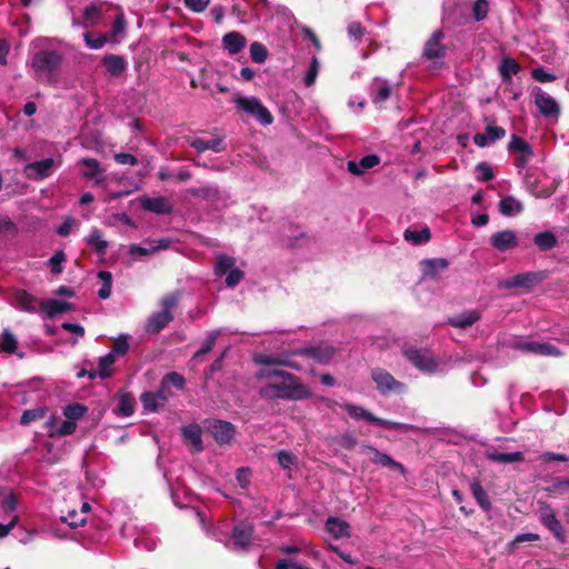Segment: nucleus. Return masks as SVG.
Here are the masks:
<instances>
[{
    "instance_id": "nucleus-48",
    "label": "nucleus",
    "mask_w": 569,
    "mask_h": 569,
    "mask_svg": "<svg viewBox=\"0 0 569 569\" xmlns=\"http://www.w3.org/2000/svg\"><path fill=\"white\" fill-rule=\"evenodd\" d=\"M234 264H236L234 258L229 257L227 254H220L218 257L217 263L214 266V272L218 276L226 274L233 269Z\"/></svg>"
},
{
    "instance_id": "nucleus-28",
    "label": "nucleus",
    "mask_w": 569,
    "mask_h": 569,
    "mask_svg": "<svg viewBox=\"0 0 569 569\" xmlns=\"http://www.w3.org/2000/svg\"><path fill=\"white\" fill-rule=\"evenodd\" d=\"M480 319H481V311L473 309V310H466L459 315L450 317L448 319V323L455 328L466 329L468 327H471L473 323H476Z\"/></svg>"
},
{
    "instance_id": "nucleus-44",
    "label": "nucleus",
    "mask_w": 569,
    "mask_h": 569,
    "mask_svg": "<svg viewBox=\"0 0 569 569\" xmlns=\"http://www.w3.org/2000/svg\"><path fill=\"white\" fill-rule=\"evenodd\" d=\"M17 338L10 330L4 329L0 336V350L12 355L17 351Z\"/></svg>"
},
{
    "instance_id": "nucleus-60",
    "label": "nucleus",
    "mask_w": 569,
    "mask_h": 569,
    "mask_svg": "<svg viewBox=\"0 0 569 569\" xmlns=\"http://www.w3.org/2000/svg\"><path fill=\"white\" fill-rule=\"evenodd\" d=\"M129 350V343L127 336H120L112 346V350L110 352H113V355H126Z\"/></svg>"
},
{
    "instance_id": "nucleus-6",
    "label": "nucleus",
    "mask_w": 569,
    "mask_h": 569,
    "mask_svg": "<svg viewBox=\"0 0 569 569\" xmlns=\"http://www.w3.org/2000/svg\"><path fill=\"white\" fill-rule=\"evenodd\" d=\"M402 356L423 373H433L438 368V361L428 349L403 347Z\"/></svg>"
},
{
    "instance_id": "nucleus-3",
    "label": "nucleus",
    "mask_w": 569,
    "mask_h": 569,
    "mask_svg": "<svg viewBox=\"0 0 569 569\" xmlns=\"http://www.w3.org/2000/svg\"><path fill=\"white\" fill-rule=\"evenodd\" d=\"M62 62L63 54L57 50H40L33 54L31 67L38 80L53 83L57 81Z\"/></svg>"
},
{
    "instance_id": "nucleus-61",
    "label": "nucleus",
    "mask_w": 569,
    "mask_h": 569,
    "mask_svg": "<svg viewBox=\"0 0 569 569\" xmlns=\"http://www.w3.org/2000/svg\"><path fill=\"white\" fill-rule=\"evenodd\" d=\"M244 277V273L239 268H233L231 271L228 272L226 278V284L227 287L233 288L236 287Z\"/></svg>"
},
{
    "instance_id": "nucleus-27",
    "label": "nucleus",
    "mask_w": 569,
    "mask_h": 569,
    "mask_svg": "<svg viewBox=\"0 0 569 569\" xmlns=\"http://www.w3.org/2000/svg\"><path fill=\"white\" fill-rule=\"evenodd\" d=\"M182 437L190 446L192 452H201L203 450L202 431L197 425H190L182 429Z\"/></svg>"
},
{
    "instance_id": "nucleus-58",
    "label": "nucleus",
    "mask_w": 569,
    "mask_h": 569,
    "mask_svg": "<svg viewBox=\"0 0 569 569\" xmlns=\"http://www.w3.org/2000/svg\"><path fill=\"white\" fill-rule=\"evenodd\" d=\"M86 44L91 49H101L108 41L109 37L108 33L100 34L98 38L92 39L91 34L89 32L83 34Z\"/></svg>"
},
{
    "instance_id": "nucleus-21",
    "label": "nucleus",
    "mask_w": 569,
    "mask_h": 569,
    "mask_svg": "<svg viewBox=\"0 0 569 569\" xmlns=\"http://www.w3.org/2000/svg\"><path fill=\"white\" fill-rule=\"evenodd\" d=\"M40 310L46 313L47 318L53 319L61 313L74 310V306L67 301L47 299L40 302Z\"/></svg>"
},
{
    "instance_id": "nucleus-37",
    "label": "nucleus",
    "mask_w": 569,
    "mask_h": 569,
    "mask_svg": "<svg viewBox=\"0 0 569 569\" xmlns=\"http://www.w3.org/2000/svg\"><path fill=\"white\" fill-rule=\"evenodd\" d=\"M521 70L520 64L518 61L511 57H505L501 60V63L499 66V72L502 79V82H511L512 76L519 73Z\"/></svg>"
},
{
    "instance_id": "nucleus-19",
    "label": "nucleus",
    "mask_w": 569,
    "mask_h": 569,
    "mask_svg": "<svg viewBox=\"0 0 569 569\" xmlns=\"http://www.w3.org/2000/svg\"><path fill=\"white\" fill-rule=\"evenodd\" d=\"M140 206L143 210L150 211L157 214H170L173 210L172 204L166 197L159 196L154 198L141 197Z\"/></svg>"
},
{
    "instance_id": "nucleus-59",
    "label": "nucleus",
    "mask_w": 569,
    "mask_h": 569,
    "mask_svg": "<svg viewBox=\"0 0 569 569\" xmlns=\"http://www.w3.org/2000/svg\"><path fill=\"white\" fill-rule=\"evenodd\" d=\"M476 169L480 173V176L478 177L479 181H490L495 177L491 167L487 162H479Z\"/></svg>"
},
{
    "instance_id": "nucleus-57",
    "label": "nucleus",
    "mask_w": 569,
    "mask_h": 569,
    "mask_svg": "<svg viewBox=\"0 0 569 569\" xmlns=\"http://www.w3.org/2000/svg\"><path fill=\"white\" fill-rule=\"evenodd\" d=\"M0 505H1V509L3 510V512H6V513L12 512L18 507V496L13 491H10L8 495H6L2 498Z\"/></svg>"
},
{
    "instance_id": "nucleus-49",
    "label": "nucleus",
    "mask_w": 569,
    "mask_h": 569,
    "mask_svg": "<svg viewBox=\"0 0 569 569\" xmlns=\"http://www.w3.org/2000/svg\"><path fill=\"white\" fill-rule=\"evenodd\" d=\"M250 58L256 63H263L268 58L267 47L258 41H254L250 46Z\"/></svg>"
},
{
    "instance_id": "nucleus-16",
    "label": "nucleus",
    "mask_w": 569,
    "mask_h": 569,
    "mask_svg": "<svg viewBox=\"0 0 569 569\" xmlns=\"http://www.w3.org/2000/svg\"><path fill=\"white\" fill-rule=\"evenodd\" d=\"M79 163L83 167L81 174L84 179L93 181L96 186L106 182V170L97 159L82 158Z\"/></svg>"
},
{
    "instance_id": "nucleus-41",
    "label": "nucleus",
    "mask_w": 569,
    "mask_h": 569,
    "mask_svg": "<svg viewBox=\"0 0 569 569\" xmlns=\"http://www.w3.org/2000/svg\"><path fill=\"white\" fill-rule=\"evenodd\" d=\"M86 241L99 254H104L109 244L108 241L103 240V232L100 229H93Z\"/></svg>"
},
{
    "instance_id": "nucleus-31",
    "label": "nucleus",
    "mask_w": 569,
    "mask_h": 569,
    "mask_svg": "<svg viewBox=\"0 0 569 569\" xmlns=\"http://www.w3.org/2000/svg\"><path fill=\"white\" fill-rule=\"evenodd\" d=\"M118 406L113 412L120 417H131L134 412V398L130 392L120 391L117 396Z\"/></svg>"
},
{
    "instance_id": "nucleus-53",
    "label": "nucleus",
    "mask_w": 569,
    "mask_h": 569,
    "mask_svg": "<svg viewBox=\"0 0 569 569\" xmlns=\"http://www.w3.org/2000/svg\"><path fill=\"white\" fill-rule=\"evenodd\" d=\"M319 69H320L319 60H318L317 57H313L311 59L309 69H308L307 73L305 76V79H303V82H305L306 87H311L316 82Z\"/></svg>"
},
{
    "instance_id": "nucleus-23",
    "label": "nucleus",
    "mask_w": 569,
    "mask_h": 569,
    "mask_svg": "<svg viewBox=\"0 0 569 569\" xmlns=\"http://www.w3.org/2000/svg\"><path fill=\"white\" fill-rule=\"evenodd\" d=\"M506 130L502 127L487 126L486 131L482 133H476L473 136V142L479 148H485L490 143L505 138Z\"/></svg>"
},
{
    "instance_id": "nucleus-13",
    "label": "nucleus",
    "mask_w": 569,
    "mask_h": 569,
    "mask_svg": "<svg viewBox=\"0 0 569 569\" xmlns=\"http://www.w3.org/2000/svg\"><path fill=\"white\" fill-rule=\"evenodd\" d=\"M540 522L553 535V537L561 543L567 541L565 529L558 520L555 510L546 505L540 511Z\"/></svg>"
},
{
    "instance_id": "nucleus-45",
    "label": "nucleus",
    "mask_w": 569,
    "mask_h": 569,
    "mask_svg": "<svg viewBox=\"0 0 569 569\" xmlns=\"http://www.w3.org/2000/svg\"><path fill=\"white\" fill-rule=\"evenodd\" d=\"M47 412H48L47 407H37L33 409L24 410L20 418V423L22 426H28L33 421L41 420L42 418L46 417Z\"/></svg>"
},
{
    "instance_id": "nucleus-39",
    "label": "nucleus",
    "mask_w": 569,
    "mask_h": 569,
    "mask_svg": "<svg viewBox=\"0 0 569 569\" xmlns=\"http://www.w3.org/2000/svg\"><path fill=\"white\" fill-rule=\"evenodd\" d=\"M470 490L480 508L483 511H490L492 508L491 501L488 497L487 491L483 489V487L478 480L471 481Z\"/></svg>"
},
{
    "instance_id": "nucleus-5",
    "label": "nucleus",
    "mask_w": 569,
    "mask_h": 569,
    "mask_svg": "<svg viewBox=\"0 0 569 569\" xmlns=\"http://www.w3.org/2000/svg\"><path fill=\"white\" fill-rule=\"evenodd\" d=\"M340 407L343 408L348 412V415L356 420L362 419L369 423H375L382 428L393 429L398 431H402L407 428L405 423L379 418L375 416L372 412L365 409L363 407L355 403L345 402L341 403Z\"/></svg>"
},
{
    "instance_id": "nucleus-30",
    "label": "nucleus",
    "mask_w": 569,
    "mask_h": 569,
    "mask_svg": "<svg viewBox=\"0 0 569 569\" xmlns=\"http://www.w3.org/2000/svg\"><path fill=\"white\" fill-rule=\"evenodd\" d=\"M380 163V157L377 154H368L360 159L359 162L348 161L347 167L353 176H361L365 170L371 169Z\"/></svg>"
},
{
    "instance_id": "nucleus-20",
    "label": "nucleus",
    "mask_w": 569,
    "mask_h": 569,
    "mask_svg": "<svg viewBox=\"0 0 569 569\" xmlns=\"http://www.w3.org/2000/svg\"><path fill=\"white\" fill-rule=\"evenodd\" d=\"M187 192L196 198L210 203H217L224 199L223 191L218 186H201L187 189Z\"/></svg>"
},
{
    "instance_id": "nucleus-55",
    "label": "nucleus",
    "mask_w": 569,
    "mask_h": 569,
    "mask_svg": "<svg viewBox=\"0 0 569 569\" xmlns=\"http://www.w3.org/2000/svg\"><path fill=\"white\" fill-rule=\"evenodd\" d=\"M66 261V253L62 250H58L49 259L48 264L51 269V272L54 274H59L62 272V262Z\"/></svg>"
},
{
    "instance_id": "nucleus-2",
    "label": "nucleus",
    "mask_w": 569,
    "mask_h": 569,
    "mask_svg": "<svg viewBox=\"0 0 569 569\" xmlns=\"http://www.w3.org/2000/svg\"><path fill=\"white\" fill-rule=\"evenodd\" d=\"M183 292L174 290L161 297L160 311L153 312L147 320L144 330L149 335H158L174 319L173 310L179 306Z\"/></svg>"
},
{
    "instance_id": "nucleus-32",
    "label": "nucleus",
    "mask_w": 569,
    "mask_h": 569,
    "mask_svg": "<svg viewBox=\"0 0 569 569\" xmlns=\"http://www.w3.org/2000/svg\"><path fill=\"white\" fill-rule=\"evenodd\" d=\"M326 529L335 539L350 537L349 523L340 518L329 517L326 521Z\"/></svg>"
},
{
    "instance_id": "nucleus-34",
    "label": "nucleus",
    "mask_w": 569,
    "mask_h": 569,
    "mask_svg": "<svg viewBox=\"0 0 569 569\" xmlns=\"http://www.w3.org/2000/svg\"><path fill=\"white\" fill-rule=\"evenodd\" d=\"M525 184L535 198L547 199L555 192L553 188H543L539 190V178L535 176L530 170L527 171L525 176Z\"/></svg>"
},
{
    "instance_id": "nucleus-12",
    "label": "nucleus",
    "mask_w": 569,
    "mask_h": 569,
    "mask_svg": "<svg viewBox=\"0 0 569 569\" xmlns=\"http://www.w3.org/2000/svg\"><path fill=\"white\" fill-rule=\"evenodd\" d=\"M548 277L547 271H531L518 273L508 279L503 287L505 288H523L526 291H530L536 284L542 282Z\"/></svg>"
},
{
    "instance_id": "nucleus-50",
    "label": "nucleus",
    "mask_w": 569,
    "mask_h": 569,
    "mask_svg": "<svg viewBox=\"0 0 569 569\" xmlns=\"http://www.w3.org/2000/svg\"><path fill=\"white\" fill-rule=\"evenodd\" d=\"M219 335H220V332H219V331H212V332H210V333L207 336V338L204 339V341H203V343H202L201 348H200V349H199V350L193 355L192 359H193V360H197V359H199L200 357H202V356H204V355L209 353V352L213 349V347H214V345H216V341H217V339H218Z\"/></svg>"
},
{
    "instance_id": "nucleus-64",
    "label": "nucleus",
    "mask_w": 569,
    "mask_h": 569,
    "mask_svg": "<svg viewBox=\"0 0 569 569\" xmlns=\"http://www.w3.org/2000/svg\"><path fill=\"white\" fill-rule=\"evenodd\" d=\"M531 77L538 82H550L556 79V76L547 72L543 68H536L531 71Z\"/></svg>"
},
{
    "instance_id": "nucleus-11",
    "label": "nucleus",
    "mask_w": 569,
    "mask_h": 569,
    "mask_svg": "<svg viewBox=\"0 0 569 569\" xmlns=\"http://www.w3.org/2000/svg\"><path fill=\"white\" fill-rule=\"evenodd\" d=\"M445 32L442 29L436 30L425 42L422 58L427 60H440L447 54V46L443 43Z\"/></svg>"
},
{
    "instance_id": "nucleus-26",
    "label": "nucleus",
    "mask_w": 569,
    "mask_h": 569,
    "mask_svg": "<svg viewBox=\"0 0 569 569\" xmlns=\"http://www.w3.org/2000/svg\"><path fill=\"white\" fill-rule=\"evenodd\" d=\"M222 44L230 56H234L246 48L247 39L238 31H230L222 37Z\"/></svg>"
},
{
    "instance_id": "nucleus-7",
    "label": "nucleus",
    "mask_w": 569,
    "mask_h": 569,
    "mask_svg": "<svg viewBox=\"0 0 569 569\" xmlns=\"http://www.w3.org/2000/svg\"><path fill=\"white\" fill-rule=\"evenodd\" d=\"M337 352V347L327 341H320L316 345L297 348L292 351V355L312 359L320 365H328Z\"/></svg>"
},
{
    "instance_id": "nucleus-33",
    "label": "nucleus",
    "mask_w": 569,
    "mask_h": 569,
    "mask_svg": "<svg viewBox=\"0 0 569 569\" xmlns=\"http://www.w3.org/2000/svg\"><path fill=\"white\" fill-rule=\"evenodd\" d=\"M523 211V204L513 196L502 197L499 201V212L505 217L519 214Z\"/></svg>"
},
{
    "instance_id": "nucleus-38",
    "label": "nucleus",
    "mask_w": 569,
    "mask_h": 569,
    "mask_svg": "<svg viewBox=\"0 0 569 569\" xmlns=\"http://www.w3.org/2000/svg\"><path fill=\"white\" fill-rule=\"evenodd\" d=\"M423 274L429 278H436L439 271L446 270L449 261L445 258H432L422 261Z\"/></svg>"
},
{
    "instance_id": "nucleus-62",
    "label": "nucleus",
    "mask_w": 569,
    "mask_h": 569,
    "mask_svg": "<svg viewBox=\"0 0 569 569\" xmlns=\"http://www.w3.org/2000/svg\"><path fill=\"white\" fill-rule=\"evenodd\" d=\"M277 459L282 468L289 469L295 463L296 457L289 451L280 450L277 453Z\"/></svg>"
},
{
    "instance_id": "nucleus-56",
    "label": "nucleus",
    "mask_w": 569,
    "mask_h": 569,
    "mask_svg": "<svg viewBox=\"0 0 569 569\" xmlns=\"http://www.w3.org/2000/svg\"><path fill=\"white\" fill-rule=\"evenodd\" d=\"M77 429V422L70 420L67 418V420H64L61 426L54 431V432H50V437H54V436H58V437H64V436H69V435H72Z\"/></svg>"
},
{
    "instance_id": "nucleus-1",
    "label": "nucleus",
    "mask_w": 569,
    "mask_h": 569,
    "mask_svg": "<svg viewBox=\"0 0 569 569\" xmlns=\"http://www.w3.org/2000/svg\"><path fill=\"white\" fill-rule=\"evenodd\" d=\"M257 378L268 380L267 383L259 389V395L262 399L298 401L306 400L312 395L309 387L306 386L298 376L289 371L262 369L257 375Z\"/></svg>"
},
{
    "instance_id": "nucleus-43",
    "label": "nucleus",
    "mask_w": 569,
    "mask_h": 569,
    "mask_svg": "<svg viewBox=\"0 0 569 569\" xmlns=\"http://www.w3.org/2000/svg\"><path fill=\"white\" fill-rule=\"evenodd\" d=\"M535 244L541 251H548L557 246V237L551 231L539 232L533 238Z\"/></svg>"
},
{
    "instance_id": "nucleus-29",
    "label": "nucleus",
    "mask_w": 569,
    "mask_h": 569,
    "mask_svg": "<svg viewBox=\"0 0 569 569\" xmlns=\"http://www.w3.org/2000/svg\"><path fill=\"white\" fill-rule=\"evenodd\" d=\"M101 63L111 77L121 76L127 69V62L120 54L109 53L102 58Z\"/></svg>"
},
{
    "instance_id": "nucleus-47",
    "label": "nucleus",
    "mask_w": 569,
    "mask_h": 569,
    "mask_svg": "<svg viewBox=\"0 0 569 569\" xmlns=\"http://www.w3.org/2000/svg\"><path fill=\"white\" fill-rule=\"evenodd\" d=\"M87 411H88V408L84 405L74 402V403H71V405H68L64 407L63 415L68 419L77 422L78 420H80L81 418L84 417Z\"/></svg>"
},
{
    "instance_id": "nucleus-15",
    "label": "nucleus",
    "mask_w": 569,
    "mask_h": 569,
    "mask_svg": "<svg viewBox=\"0 0 569 569\" xmlns=\"http://www.w3.org/2000/svg\"><path fill=\"white\" fill-rule=\"evenodd\" d=\"M172 396L171 389L164 388L161 383L156 392L147 391L140 397L143 409L150 412L157 411Z\"/></svg>"
},
{
    "instance_id": "nucleus-63",
    "label": "nucleus",
    "mask_w": 569,
    "mask_h": 569,
    "mask_svg": "<svg viewBox=\"0 0 569 569\" xmlns=\"http://www.w3.org/2000/svg\"><path fill=\"white\" fill-rule=\"evenodd\" d=\"M210 0H184V6L193 12H202L209 6Z\"/></svg>"
},
{
    "instance_id": "nucleus-24",
    "label": "nucleus",
    "mask_w": 569,
    "mask_h": 569,
    "mask_svg": "<svg viewBox=\"0 0 569 569\" xmlns=\"http://www.w3.org/2000/svg\"><path fill=\"white\" fill-rule=\"evenodd\" d=\"M188 143L199 153L204 152L207 150H212L214 152H222L226 150L224 140L220 137H214L209 140H204L201 138H191L188 140Z\"/></svg>"
},
{
    "instance_id": "nucleus-14",
    "label": "nucleus",
    "mask_w": 569,
    "mask_h": 569,
    "mask_svg": "<svg viewBox=\"0 0 569 569\" xmlns=\"http://www.w3.org/2000/svg\"><path fill=\"white\" fill-rule=\"evenodd\" d=\"M535 104L545 118L557 119L560 114L559 103L551 96L541 91L540 88H537L535 93Z\"/></svg>"
},
{
    "instance_id": "nucleus-4",
    "label": "nucleus",
    "mask_w": 569,
    "mask_h": 569,
    "mask_svg": "<svg viewBox=\"0 0 569 569\" xmlns=\"http://www.w3.org/2000/svg\"><path fill=\"white\" fill-rule=\"evenodd\" d=\"M370 377L382 396L402 395L408 389L406 383L397 380L389 371L380 367L372 368Z\"/></svg>"
},
{
    "instance_id": "nucleus-17",
    "label": "nucleus",
    "mask_w": 569,
    "mask_h": 569,
    "mask_svg": "<svg viewBox=\"0 0 569 569\" xmlns=\"http://www.w3.org/2000/svg\"><path fill=\"white\" fill-rule=\"evenodd\" d=\"M54 160L52 158H44L31 163L24 168V172L29 179L43 180L52 174Z\"/></svg>"
},
{
    "instance_id": "nucleus-46",
    "label": "nucleus",
    "mask_w": 569,
    "mask_h": 569,
    "mask_svg": "<svg viewBox=\"0 0 569 569\" xmlns=\"http://www.w3.org/2000/svg\"><path fill=\"white\" fill-rule=\"evenodd\" d=\"M160 383L168 389L173 386L178 390H183L186 386V379L179 372L171 371L163 376Z\"/></svg>"
},
{
    "instance_id": "nucleus-9",
    "label": "nucleus",
    "mask_w": 569,
    "mask_h": 569,
    "mask_svg": "<svg viewBox=\"0 0 569 569\" xmlns=\"http://www.w3.org/2000/svg\"><path fill=\"white\" fill-rule=\"evenodd\" d=\"M513 350L523 353H533L542 357H555L559 358L563 356V352L556 346L545 341H513L511 343Z\"/></svg>"
},
{
    "instance_id": "nucleus-8",
    "label": "nucleus",
    "mask_w": 569,
    "mask_h": 569,
    "mask_svg": "<svg viewBox=\"0 0 569 569\" xmlns=\"http://www.w3.org/2000/svg\"><path fill=\"white\" fill-rule=\"evenodd\" d=\"M236 107L254 117L261 124L269 126L273 122V116L256 97L238 96L234 99Z\"/></svg>"
},
{
    "instance_id": "nucleus-22",
    "label": "nucleus",
    "mask_w": 569,
    "mask_h": 569,
    "mask_svg": "<svg viewBox=\"0 0 569 569\" xmlns=\"http://www.w3.org/2000/svg\"><path fill=\"white\" fill-rule=\"evenodd\" d=\"M391 96V86L387 80L375 78L370 84V98L373 104L380 106Z\"/></svg>"
},
{
    "instance_id": "nucleus-10",
    "label": "nucleus",
    "mask_w": 569,
    "mask_h": 569,
    "mask_svg": "<svg viewBox=\"0 0 569 569\" xmlns=\"http://www.w3.org/2000/svg\"><path fill=\"white\" fill-rule=\"evenodd\" d=\"M206 428L220 446H230L236 436V427L229 421L207 419Z\"/></svg>"
},
{
    "instance_id": "nucleus-51",
    "label": "nucleus",
    "mask_w": 569,
    "mask_h": 569,
    "mask_svg": "<svg viewBox=\"0 0 569 569\" xmlns=\"http://www.w3.org/2000/svg\"><path fill=\"white\" fill-rule=\"evenodd\" d=\"M127 21L124 19L123 13H120L116 17L110 32H108V37L111 39L112 42L118 43L117 37L122 34L126 30Z\"/></svg>"
},
{
    "instance_id": "nucleus-42",
    "label": "nucleus",
    "mask_w": 569,
    "mask_h": 569,
    "mask_svg": "<svg viewBox=\"0 0 569 569\" xmlns=\"http://www.w3.org/2000/svg\"><path fill=\"white\" fill-rule=\"evenodd\" d=\"M508 150L511 153L533 156L532 147L523 138L517 134H512L508 144Z\"/></svg>"
},
{
    "instance_id": "nucleus-54",
    "label": "nucleus",
    "mask_w": 569,
    "mask_h": 569,
    "mask_svg": "<svg viewBox=\"0 0 569 569\" xmlns=\"http://www.w3.org/2000/svg\"><path fill=\"white\" fill-rule=\"evenodd\" d=\"M489 11V2L487 0H476L472 6V16L476 21L486 19Z\"/></svg>"
},
{
    "instance_id": "nucleus-35",
    "label": "nucleus",
    "mask_w": 569,
    "mask_h": 569,
    "mask_svg": "<svg viewBox=\"0 0 569 569\" xmlns=\"http://www.w3.org/2000/svg\"><path fill=\"white\" fill-rule=\"evenodd\" d=\"M486 457L490 461L503 463V465L513 463V462H522L525 460V456L521 451L503 453V452H499L496 449L487 450Z\"/></svg>"
},
{
    "instance_id": "nucleus-18",
    "label": "nucleus",
    "mask_w": 569,
    "mask_h": 569,
    "mask_svg": "<svg viewBox=\"0 0 569 569\" xmlns=\"http://www.w3.org/2000/svg\"><path fill=\"white\" fill-rule=\"evenodd\" d=\"M489 241L491 247L500 252L518 247V237L516 232L510 229L495 232Z\"/></svg>"
},
{
    "instance_id": "nucleus-25",
    "label": "nucleus",
    "mask_w": 569,
    "mask_h": 569,
    "mask_svg": "<svg viewBox=\"0 0 569 569\" xmlns=\"http://www.w3.org/2000/svg\"><path fill=\"white\" fill-rule=\"evenodd\" d=\"M372 452L373 457L371 458V461L377 465H381L383 467H388L395 470H399L401 473H405V467L402 463L393 460L389 455L380 452L378 449H376L372 446H362L361 452Z\"/></svg>"
},
{
    "instance_id": "nucleus-40",
    "label": "nucleus",
    "mask_w": 569,
    "mask_h": 569,
    "mask_svg": "<svg viewBox=\"0 0 569 569\" xmlns=\"http://www.w3.org/2000/svg\"><path fill=\"white\" fill-rule=\"evenodd\" d=\"M403 238L406 241L420 246L427 243L431 239V232L428 227H425L421 230L408 228L403 232Z\"/></svg>"
},
{
    "instance_id": "nucleus-36",
    "label": "nucleus",
    "mask_w": 569,
    "mask_h": 569,
    "mask_svg": "<svg viewBox=\"0 0 569 569\" xmlns=\"http://www.w3.org/2000/svg\"><path fill=\"white\" fill-rule=\"evenodd\" d=\"M253 536V528L251 526L240 525L232 529L231 539L236 546L247 547L250 545Z\"/></svg>"
},
{
    "instance_id": "nucleus-52",
    "label": "nucleus",
    "mask_w": 569,
    "mask_h": 569,
    "mask_svg": "<svg viewBox=\"0 0 569 569\" xmlns=\"http://www.w3.org/2000/svg\"><path fill=\"white\" fill-rule=\"evenodd\" d=\"M116 361V356L113 352H109L106 356L101 357L99 360V377L102 379L109 378L111 376V371L108 369Z\"/></svg>"
}]
</instances>
